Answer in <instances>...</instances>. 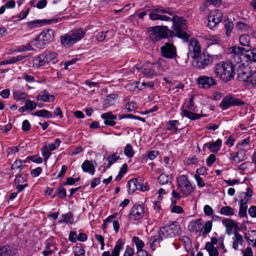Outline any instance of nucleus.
<instances>
[{
    "mask_svg": "<svg viewBox=\"0 0 256 256\" xmlns=\"http://www.w3.org/2000/svg\"><path fill=\"white\" fill-rule=\"evenodd\" d=\"M55 21L56 22H58L57 20H34L30 22H27V25L28 28L30 29L38 27L39 26H42L44 24H50L52 22Z\"/></svg>",
    "mask_w": 256,
    "mask_h": 256,
    "instance_id": "5701e85b",
    "label": "nucleus"
},
{
    "mask_svg": "<svg viewBox=\"0 0 256 256\" xmlns=\"http://www.w3.org/2000/svg\"><path fill=\"white\" fill-rule=\"evenodd\" d=\"M244 58L246 61L256 62V48L247 49L245 48Z\"/></svg>",
    "mask_w": 256,
    "mask_h": 256,
    "instance_id": "a878e982",
    "label": "nucleus"
},
{
    "mask_svg": "<svg viewBox=\"0 0 256 256\" xmlns=\"http://www.w3.org/2000/svg\"><path fill=\"white\" fill-rule=\"evenodd\" d=\"M137 108L136 104L134 102H128L125 106V108L128 112L134 110Z\"/></svg>",
    "mask_w": 256,
    "mask_h": 256,
    "instance_id": "6e6d98bb",
    "label": "nucleus"
},
{
    "mask_svg": "<svg viewBox=\"0 0 256 256\" xmlns=\"http://www.w3.org/2000/svg\"><path fill=\"white\" fill-rule=\"evenodd\" d=\"M144 214V208L140 204H135L131 208L129 218L133 220H136L142 218Z\"/></svg>",
    "mask_w": 256,
    "mask_h": 256,
    "instance_id": "dca6fc26",
    "label": "nucleus"
},
{
    "mask_svg": "<svg viewBox=\"0 0 256 256\" xmlns=\"http://www.w3.org/2000/svg\"><path fill=\"white\" fill-rule=\"evenodd\" d=\"M244 104V102L240 100L231 96H228L223 98L220 106L222 110H226L232 106H241Z\"/></svg>",
    "mask_w": 256,
    "mask_h": 256,
    "instance_id": "f8f14e48",
    "label": "nucleus"
},
{
    "mask_svg": "<svg viewBox=\"0 0 256 256\" xmlns=\"http://www.w3.org/2000/svg\"><path fill=\"white\" fill-rule=\"evenodd\" d=\"M134 251L130 246H127L122 256H134Z\"/></svg>",
    "mask_w": 256,
    "mask_h": 256,
    "instance_id": "680f3d73",
    "label": "nucleus"
},
{
    "mask_svg": "<svg viewBox=\"0 0 256 256\" xmlns=\"http://www.w3.org/2000/svg\"><path fill=\"white\" fill-rule=\"evenodd\" d=\"M120 158V156H116V154H114L112 156L107 158L108 168H110L114 162H116Z\"/></svg>",
    "mask_w": 256,
    "mask_h": 256,
    "instance_id": "09e8293b",
    "label": "nucleus"
},
{
    "mask_svg": "<svg viewBox=\"0 0 256 256\" xmlns=\"http://www.w3.org/2000/svg\"><path fill=\"white\" fill-rule=\"evenodd\" d=\"M29 158L30 160L35 163L41 164L42 162V158L38 156H31L29 157Z\"/></svg>",
    "mask_w": 256,
    "mask_h": 256,
    "instance_id": "774afa93",
    "label": "nucleus"
},
{
    "mask_svg": "<svg viewBox=\"0 0 256 256\" xmlns=\"http://www.w3.org/2000/svg\"><path fill=\"white\" fill-rule=\"evenodd\" d=\"M54 38V33L52 29L44 30L36 38L32 41V44L36 48L42 49L52 42Z\"/></svg>",
    "mask_w": 256,
    "mask_h": 256,
    "instance_id": "20e7f679",
    "label": "nucleus"
},
{
    "mask_svg": "<svg viewBox=\"0 0 256 256\" xmlns=\"http://www.w3.org/2000/svg\"><path fill=\"white\" fill-rule=\"evenodd\" d=\"M158 66V64H150L146 67L136 66L137 70H140V72L142 73L146 77L148 78H152L154 76L156 75V69Z\"/></svg>",
    "mask_w": 256,
    "mask_h": 256,
    "instance_id": "f3484780",
    "label": "nucleus"
},
{
    "mask_svg": "<svg viewBox=\"0 0 256 256\" xmlns=\"http://www.w3.org/2000/svg\"><path fill=\"white\" fill-rule=\"evenodd\" d=\"M214 72L217 78L226 82L234 78L235 67L228 62H220L215 66Z\"/></svg>",
    "mask_w": 256,
    "mask_h": 256,
    "instance_id": "7ed1b4c3",
    "label": "nucleus"
},
{
    "mask_svg": "<svg viewBox=\"0 0 256 256\" xmlns=\"http://www.w3.org/2000/svg\"><path fill=\"white\" fill-rule=\"evenodd\" d=\"M194 178L196 181L197 185L200 188H202L205 186V182L202 178L198 174H195Z\"/></svg>",
    "mask_w": 256,
    "mask_h": 256,
    "instance_id": "4d7b16f0",
    "label": "nucleus"
},
{
    "mask_svg": "<svg viewBox=\"0 0 256 256\" xmlns=\"http://www.w3.org/2000/svg\"><path fill=\"white\" fill-rule=\"evenodd\" d=\"M245 48L240 46H232L228 48L230 61L234 66L242 62L244 54Z\"/></svg>",
    "mask_w": 256,
    "mask_h": 256,
    "instance_id": "6e6552de",
    "label": "nucleus"
},
{
    "mask_svg": "<svg viewBox=\"0 0 256 256\" xmlns=\"http://www.w3.org/2000/svg\"><path fill=\"white\" fill-rule=\"evenodd\" d=\"M33 48L30 43L26 44L24 45H22L18 48V52H24L26 50H32Z\"/></svg>",
    "mask_w": 256,
    "mask_h": 256,
    "instance_id": "052dcab7",
    "label": "nucleus"
},
{
    "mask_svg": "<svg viewBox=\"0 0 256 256\" xmlns=\"http://www.w3.org/2000/svg\"><path fill=\"white\" fill-rule=\"evenodd\" d=\"M183 114L186 118L192 120H198L201 117V115L193 113L188 110H184L182 111Z\"/></svg>",
    "mask_w": 256,
    "mask_h": 256,
    "instance_id": "f704fd0d",
    "label": "nucleus"
},
{
    "mask_svg": "<svg viewBox=\"0 0 256 256\" xmlns=\"http://www.w3.org/2000/svg\"><path fill=\"white\" fill-rule=\"evenodd\" d=\"M124 154L128 158H132L134 156V152L132 146L128 144L124 150Z\"/></svg>",
    "mask_w": 256,
    "mask_h": 256,
    "instance_id": "a19ab883",
    "label": "nucleus"
},
{
    "mask_svg": "<svg viewBox=\"0 0 256 256\" xmlns=\"http://www.w3.org/2000/svg\"><path fill=\"white\" fill-rule=\"evenodd\" d=\"M36 98L37 100L45 102H50L54 100V96L52 94H50L46 90L40 92L37 95Z\"/></svg>",
    "mask_w": 256,
    "mask_h": 256,
    "instance_id": "412c9836",
    "label": "nucleus"
},
{
    "mask_svg": "<svg viewBox=\"0 0 256 256\" xmlns=\"http://www.w3.org/2000/svg\"><path fill=\"white\" fill-rule=\"evenodd\" d=\"M161 55L167 58H174L176 56V48L172 44L166 42L160 48Z\"/></svg>",
    "mask_w": 256,
    "mask_h": 256,
    "instance_id": "4468645a",
    "label": "nucleus"
},
{
    "mask_svg": "<svg viewBox=\"0 0 256 256\" xmlns=\"http://www.w3.org/2000/svg\"><path fill=\"white\" fill-rule=\"evenodd\" d=\"M140 181H142V180H138L136 178H134L129 180L128 186L130 194H132L135 190H139Z\"/></svg>",
    "mask_w": 256,
    "mask_h": 256,
    "instance_id": "bb28decb",
    "label": "nucleus"
},
{
    "mask_svg": "<svg viewBox=\"0 0 256 256\" xmlns=\"http://www.w3.org/2000/svg\"><path fill=\"white\" fill-rule=\"evenodd\" d=\"M198 86L203 88L208 89L217 84L216 80L212 76H200L197 79Z\"/></svg>",
    "mask_w": 256,
    "mask_h": 256,
    "instance_id": "2eb2a0df",
    "label": "nucleus"
},
{
    "mask_svg": "<svg viewBox=\"0 0 256 256\" xmlns=\"http://www.w3.org/2000/svg\"><path fill=\"white\" fill-rule=\"evenodd\" d=\"M82 168L85 172H88L91 175H94L95 172V166L88 160H85L82 164Z\"/></svg>",
    "mask_w": 256,
    "mask_h": 256,
    "instance_id": "393cba45",
    "label": "nucleus"
},
{
    "mask_svg": "<svg viewBox=\"0 0 256 256\" xmlns=\"http://www.w3.org/2000/svg\"><path fill=\"white\" fill-rule=\"evenodd\" d=\"M150 18L152 20L172 21L174 29L178 37L187 42L190 36L188 32L184 30L186 20L182 17L175 15V12L170 8L160 6L154 8L149 14Z\"/></svg>",
    "mask_w": 256,
    "mask_h": 256,
    "instance_id": "f257e3e1",
    "label": "nucleus"
},
{
    "mask_svg": "<svg viewBox=\"0 0 256 256\" xmlns=\"http://www.w3.org/2000/svg\"><path fill=\"white\" fill-rule=\"evenodd\" d=\"M177 190L172 191V196L177 200H180L182 196H187L193 192L194 188L188 180V176L186 175H180L176 178Z\"/></svg>",
    "mask_w": 256,
    "mask_h": 256,
    "instance_id": "f03ea898",
    "label": "nucleus"
},
{
    "mask_svg": "<svg viewBox=\"0 0 256 256\" xmlns=\"http://www.w3.org/2000/svg\"><path fill=\"white\" fill-rule=\"evenodd\" d=\"M57 56V54L54 52H45L35 58V64L38 67L44 66L50 62L54 60Z\"/></svg>",
    "mask_w": 256,
    "mask_h": 256,
    "instance_id": "9d476101",
    "label": "nucleus"
},
{
    "mask_svg": "<svg viewBox=\"0 0 256 256\" xmlns=\"http://www.w3.org/2000/svg\"><path fill=\"white\" fill-rule=\"evenodd\" d=\"M24 165L22 164V162L21 160H16L12 164L11 168L13 170H18V172L22 169Z\"/></svg>",
    "mask_w": 256,
    "mask_h": 256,
    "instance_id": "c03bdc74",
    "label": "nucleus"
},
{
    "mask_svg": "<svg viewBox=\"0 0 256 256\" xmlns=\"http://www.w3.org/2000/svg\"><path fill=\"white\" fill-rule=\"evenodd\" d=\"M246 151L242 148L236 152V157L238 158V162L244 160L246 158Z\"/></svg>",
    "mask_w": 256,
    "mask_h": 256,
    "instance_id": "3c124183",
    "label": "nucleus"
},
{
    "mask_svg": "<svg viewBox=\"0 0 256 256\" xmlns=\"http://www.w3.org/2000/svg\"><path fill=\"white\" fill-rule=\"evenodd\" d=\"M206 250L208 252L210 256H218V252L216 248L212 246V244L208 242L205 246Z\"/></svg>",
    "mask_w": 256,
    "mask_h": 256,
    "instance_id": "473e14b6",
    "label": "nucleus"
},
{
    "mask_svg": "<svg viewBox=\"0 0 256 256\" xmlns=\"http://www.w3.org/2000/svg\"><path fill=\"white\" fill-rule=\"evenodd\" d=\"M216 160V158L214 154H211L206 159V164L208 166H211Z\"/></svg>",
    "mask_w": 256,
    "mask_h": 256,
    "instance_id": "0e129e2a",
    "label": "nucleus"
},
{
    "mask_svg": "<svg viewBox=\"0 0 256 256\" xmlns=\"http://www.w3.org/2000/svg\"><path fill=\"white\" fill-rule=\"evenodd\" d=\"M212 222L210 220L208 221L205 224L203 229L201 230L200 232L202 233V235L208 234L210 232V230H212Z\"/></svg>",
    "mask_w": 256,
    "mask_h": 256,
    "instance_id": "de8ad7c7",
    "label": "nucleus"
},
{
    "mask_svg": "<svg viewBox=\"0 0 256 256\" xmlns=\"http://www.w3.org/2000/svg\"><path fill=\"white\" fill-rule=\"evenodd\" d=\"M238 78L240 80L244 82L252 87L256 86V71L244 70L239 72Z\"/></svg>",
    "mask_w": 256,
    "mask_h": 256,
    "instance_id": "9b49d317",
    "label": "nucleus"
},
{
    "mask_svg": "<svg viewBox=\"0 0 256 256\" xmlns=\"http://www.w3.org/2000/svg\"><path fill=\"white\" fill-rule=\"evenodd\" d=\"M150 32V38L154 42H155L162 38L171 36L173 32L168 30L166 26H156L150 27L148 28Z\"/></svg>",
    "mask_w": 256,
    "mask_h": 256,
    "instance_id": "423d86ee",
    "label": "nucleus"
},
{
    "mask_svg": "<svg viewBox=\"0 0 256 256\" xmlns=\"http://www.w3.org/2000/svg\"><path fill=\"white\" fill-rule=\"evenodd\" d=\"M249 28L250 26L247 24L242 22H238L236 23V28L238 30L246 31Z\"/></svg>",
    "mask_w": 256,
    "mask_h": 256,
    "instance_id": "864d4df0",
    "label": "nucleus"
},
{
    "mask_svg": "<svg viewBox=\"0 0 256 256\" xmlns=\"http://www.w3.org/2000/svg\"><path fill=\"white\" fill-rule=\"evenodd\" d=\"M178 124V121L176 120H169L167 123V130H174L176 132L178 128L176 127V126Z\"/></svg>",
    "mask_w": 256,
    "mask_h": 256,
    "instance_id": "79ce46f5",
    "label": "nucleus"
},
{
    "mask_svg": "<svg viewBox=\"0 0 256 256\" xmlns=\"http://www.w3.org/2000/svg\"><path fill=\"white\" fill-rule=\"evenodd\" d=\"M25 105L28 108V110H34L36 107V103L30 100H26Z\"/></svg>",
    "mask_w": 256,
    "mask_h": 256,
    "instance_id": "bf43d9fd",
    "label": "nucleus"
},
{
    "mask_svg": "<svg viewBox=\"0 0 256 256\" xmlns=\"http://www.w3.org/2000/svg\"><path fill=\"white\" fill-rule=\"evenodd\" d=\"M202 219L199 218L191 221L188 225V229L192 232H198L200 228Z\"/></svg>",
    "mask_w": 256,
    "mask_h": 256,
    "instance_id": "c85d7f7f",
    "label": "nucleus"
},
{
    "mask_svg": "<svg viewBox=\"0 0 256 256\" xmlns=\"http://www.w3.org/2000/svg\"><path fill=\"white\" fill-rule=\"evenodd\" d=\"M56 194L62 198H64L66 196V190L62 186H60L56 189Z\"/></svg>",
    "mask_w": 256,
    "mask_h": 256,
    "instance_id": "603ef678",
    "label": "nucleus"
},
{
    "mask_svg": "<svg viewBox=\"0 0 256 256\" xmlns=\"http://www.w3.org/2000/svg\"><path fill=\"white\" fill-rule=\"evenodd\" d=\"M220 213L224 216H232L234 214V211L230 206H225L220 208Z\"/></svg>",
    "mask_w": 256,
    "mask_h": 256,
    "instance_id": "c9c22d12",
    "label": "nucleus"
},
{
    "mask_svg": "<svg viewBox=\"0 0 256 256\" xmlns=\"http://www.w3.org/2000/svg\"><path fill=\"white\" fill-rule=\"evenodd\" d=\"M172 180V177L170 175L161 174L158 178L159 184H171Z\"/></svg>",
    "mask_w": 256,
    "mask_h": 256,
    "instance_id": "7c9ffc66",
    "label": "nucleus"
},
{
    "mask_svg": "<svg viewBox=\"0 0 256 256\" xmlns=\"http://www.w3.org/2000/svg\"><path fill=\"white\" fill-rule=\"evenodd\" d=\"M34 115L45 118H50L52 117V114L46 110H42L36 111L34 114Z\"/></svg>",
    "mask_w": 256,
    "mask_h": 256,
    "instance_id": "4c0bfd02",
    "label": "nucleus"
},
{
    "mask_svg": "<svg viewBox=\"0 0 256 256\" xmlns=\"http://www.w3.org/2000/svg\"><path fill=\"white\" fill-rule=\"evenodd\" d=\"M124 241L121 238L118 239L112 250V255L110 252L106 251L102 254V256H119L120 251L124 248Z\"/></svg>",
    "mask_w": 256,
    "mask_h": 256,
    "instance_id": "6ab92c4d",
    "label": "nucleus"
},
{
    "mask_svg": "<svg viewBox=\"0 0 256 256\" xmlns=\"http://www.w3.org/2000/svg\"><path fill=\"white\" fill-rule=\"evenodd\" d=\"M85 34V32L81 28L70 31L62 36L60 41L62 45L70 47L80 40Z\"/></svg>",
    "mask_w": 256,
    "mask_h": 256,
    "instance_id": "39448f33",
    "label": "nucleus"
},
{
    "mask_svg": "<svg viewBox=\"0 0 256 256\" xmlns=\"http://www.w3.org/2000/svg\"><path fill=\"white\" fill-rule=\"evenodd\" d=\"M222 14L220 10L216 9L211 11L208 16V28L210 29L213 28L222 20Z\"/></svg>",
    "mask_w": 256,
    "mask_h": 256,
    "instance_id": "ddd939ff",
    "label": "nucleus"
},
{
    "mask_svg": "<svg viewBox=\"0 0 256 256\" xmlns=\"http://www.w3.org/2000/svg\"><path fill=\"white\" fill-rule=\"evenodd\" d=\"M248 199H242L240 201V206L238 214L240 217L246 216L248 208L247 202Z\"/></svg>",
    "mask_w": 256,
    "mask_h": 256,
    "instance_id": "c756f323",
    "label": "nucleus"
},
{
    "mask_svg": "<svg viewBox=\"0 0 256 256\" xmlns=\"http://www.w3.org/2000/svg\"><path fill=\"white\" fill-rule=\"evenodd\" d=\"M234 28V24L232 22H228L225 24L224 28L226 30V35L229 37L230 35L232 30Z\"/></svg>",
    "mask_w": 256,
    "mask_h": 256,
    "instance_id": "5fc2aeb1",
    "label": "nucleus"
},
{
    "mask_svg": "<svg viewBox=\"0 0 256 256\" xmlns=\"http://www.w3.org/2000/svg\"><path fill=\"white\" fill-rule=\"evenodd\" d=\"M28 96L27 94L20 91H15L13 92V98L16 100H26Z\"/></svg>",
    "mask_w": 256,
    "mask_h": 256,
    "instance_id": "ea45409f",
    "label": "nucleus"
},
{
    "mask_svg": "<svg viewBox=\"0 0 256 256\" xmlns=\"http://www.w3.org/2000/svg\"><path fill=\"white\" fill-rule=\"evenodd\" d=\"M27 180V176L26 174H21L14 179V183L16 184H24L26 183Z\"/></svg>",
    "mask_w": 256,
    "mask_h": 256,
    "instance_id": "8fccbe9b",
    "label": "nucleus"
},
{
    "mask_svg": "<svg viewBox=\"0 0 256 256\" xmlns=\"http://www.w3.org/2000/svg\"><path fill=\"white\" fill-rule=\"evenodd\" d=\"M188 53L192 54V58L201 54L200 46L198 41L194 38H191L188 43Z\"/></svg>",
    "mask_w": 256,
    "mask_h": 256,
    "instance_id": "a211bd4d",
    "label": "nucleus"
},
{
    "mask_svg": "<svg viewBox=\"0 0 256 256\" xmlns=\"http://www.w3.org/2000/svg\"><path fill=\"white\" fill-rule=\"evenodd\" d=\"M214 57L208 54L202 52L194 58L192 65L199 70H204L213 62Z\"/></svg>",
    "mask_w": 256,
    "mask_h": 256,
    "instance_id": "0eeeda50",
    "label": "nucleus"
},
{
    "mask_svg": "<svg viewBox=\"0 0 256 256\" xmlns=\"http://www.w3.org/2000/svg\"><path fill=\"white\" fill-rule=\"evenodd\" d=\"M222 224L228 228H237L238 225L232 220L230 218H224L222 220Z\"/></svg>",
    "mask_w": 256,
    "mask_h": 256,
    "instance_id": "37998d69",
    "label": "nucleus"
},
{
    "mask_svg": "<svg viewBox=\"0 0 256 256\" xmlns=\"http://www.w3.org/2000/svg\"><path fill=\"white\" fill-rule=\"evenodd\" d=\"M117 96L114 94H110L106 96L103 104V108H106L114 104Z\"/></svg>",
    "mask_w": 256,
    "mask_h": 256,
    "instance_id": "2f4dec72",
    "label": "nucleus"
},
{
    "mask_svg": "<svg viewBox=\"0 0 256 256\" xmlns=\"http://www.w3.org/2000/svg\"><path fill=\"white\" fill-rule=\"evenodd\" d=\"M101 118L104 120V123L106 125L114 126L116 124L114 120L116 118V116L113 114L112 112H108L102 114Z\"/></svg>",
    "mask_w": 256,
    "mask_h": 256,
    "instance_id": "4be33fe9",
    "label": "nucleus"
},
{
    "mask_svg": "<svg viewBox=\"0 0 256 256\" xmlns=\"http://www.w3.org/2000/svg\"><path fill=\"white\" fill-rule=\"evenodd\" d=\"M133 241L136 246L138 256H140L141 253L146 254V252L142 250L144 246V242L142 240H140L138 236H134Z\"/></svg>",
    "mask_w": 256,
    "mask_h": 256,
    "instance_id": "cd10ccee",
    "label": "nucleus"
},
{
    "mask_svg": "<svg viewBox=\"0 0 256 256\" xmlns=\"http://www.w3.org/2000/svg\"><path fill=\"white\" fill-rule=\"evenodd\" d=\"M162 240V236H160V234H158V236H155L151 237L149 240L150 248L154 250H155V246H156V243L160 242Z\"/></svg>",
    "mask_w": 256,
    "mask_h": 256,
    "instance_id": "72a5a7b5",
    "label": "nucleus"
},
{
    "mask_svg": "<svg viewBox=\"0 0 256 256\" xmlns=\"http://www.w3.org/2000/svg\"><path fill=\"white\" fill-rule=\"evenodd\" d=\"M42 169L40 167H38L30 172V174L33 177H36L38 176L42 172Z\"/></svg>",
    "mask_w": 256,
    "mask_h": 256,
    "instance_id": "69168bd1",
    "label": "nucleus"
},
{
    "mask_svg": "<svg viewBox=\"0 0 256 256\" xmlns=\"http://www.w3.org/2000/svg\"><path fill=\"white\" fill-rule=\"evenodd\" d=\"M108 32V31L98 32L96 36V40L100 42H103L106 38V34Z\"/></svg>",
    "mask_w": 256,
    "mask_h": 256,
    "instance_id": "e2e57ef3",
    "label": "nucleus"
},
{
    "mask_svg": "<svg viewBox=\"0 0 256 256\" xmlns=\"http://www.w3.org/2000/svg\"><path fill=\"white\" fill-rule=\"evenodd\" d=\"M25 58L24 56H22L21 55L17 56H13L8 58V62L9 64H14L16 62L22 60Z\"/></svg>",
    "mask_w": 256,
    "mask_h": 256,
    "instance_id": "13d9d810",
    "label": "nucleus"
},
{
    "mask_svg": "<svg viewBox=\"0 0 256 256\" xmlns=\"http://www.w3.org/2000/svg\"><path fill=\"white\" fill-rule=\"evenodd\" d=\"M222 144V140L218 138L214 142H212L205 144L204 145V148L207 147L212 152H216L220 150Z\"/></svg>",
    "mask_w": 256,
    "mask_h": 256,
    "instance_id": "b1692460",
    "label": "nucleus"
},
{
    "mask_svg": "<svg viewBox=\"0 0 256 256\" xmlns=\"http://www.w3.org/2000/svg\"><path fill=\"white\" fill-rule=\"evenodd\" d=\"M250 36L247 34H242L239 38L240 44L242 46H250Z\"/></svg>",
    "mask_w": 256,
    "mask_h": 256,
    "instance_id": "58836bf2",
    "label": "nucleus"
},
{
    "mask_svg": "<svg viewBox=\"0 0 256 256\" xmlns=\"http://www.w3.org/2000/svg\"><path fill=\"white\" fill-rule=\"evenodd\" d=\"M233 234L234 236L232 238V248L235 250H237L238 247L242 246L244 242L243 236L237 230L234 231Z\"/></svg>",
    "mask_w": 256,
    "mask_h": 256,
    "instance_id": "aec40b11",
    "label": "nucleus"
},
{
    "mask_svg": "<svg viewBox=\"0 0 256 256\" xmlns=\"http://www.w3.org/2000/svg\"><path fill=\"white\" fill-rule=\"evenodd\" d=\"M12 250L9 246H4L0 248V256H10Z\"/></svg>",
    "mask_w": 256,
    "mask_h": 256,
    "instance_id": "a18cd8bd",
    "label": "nucleus"
},
{
    "mask_svg": "<svg viewBox=\"0 0 256 256\" xmlns=\"http://www.w3.org/2000/svg\"><path fill=\"white\" fill-rule=\"evenodd\" d=\"M62 219L60 221V222H64L68 224H72L73 223L72 214L70 212H68L62 216Z\"/></svg>",
    "mask_w": 256,
    "mask_h": 256,
    "instance_id": "e433bc0d",
    "label": "nucleus"
},
{
    "mask_svg": "<svg viewBox=\"0 0 256 256\" xmlns=\"http://www.w3.org/2000/svg\"><path fill=\"white\" fill-rule=\"evenodd\" d=\"M180 234V228L176 222L160 228L158 232L160 236L162 238H173L179 235Z\"/></svg>",
    "mask_w": 256,
    "mask_h": 256,
    "instance_id": "1a4fd4ad",
    "label": "nucleus"
},
{
    "mask_svg": "<svg viewBox=\"0 0 256 256\" xmlns=\"http://www.w3.org/2000/svg\"><path fill=\"white\" fill-rule=\"evenodd\" d=\"M51 154L50 151L47 148L46 144L44 145L42 148V154L45 162H47Z\"/></svg>",
    "mask_w": 256,
    "mask_h": 256,
    "instance_id": "49530a36",
    "label": "nucleus"
},
{
    "mask_svg": "<svg viewBox=\"0 0 256 256\" xmlns=\"http://www.w3.org/2000/svg\"><path fill=\"white\" fill-rule=\"evenodd\" d=\"M22 129L24 132L28 131L30 129V124L28 120H24L22 122Z\"/></svg>",
    "mask_w": 256,
    "mask_h": 256,
    "instance_id": "338daca9",
    "label": "nucleus"
}]
</instances>
